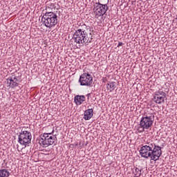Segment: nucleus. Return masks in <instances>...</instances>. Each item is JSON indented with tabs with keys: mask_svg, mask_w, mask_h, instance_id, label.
Masks as SVG:
<instances>
[{
	"mask_svg": "<svg viewBox=\"0 0 177 177\" xmlns=\"http://www.w3.org/2000/svg\"><path fill=\"white\" fill-rule=\"evenodd\" d=\"M92 32L93 31L90 28H88L84 30L79 29L75 31L73 35V40L75 42V46L77 49H80L84 44H88L92 41Z\"/></svg>",
	"mask_w": 177,
	"mask_h": 177,
	"instance_id": "obj_1",
	"label": "nucleus"
},
{
	"mask_svg": "<svg viewBox=\"0 0 177 177\" xmlns=\"http://www.w3.org/2000/svg\"><path fill=\"white\" fill-rule=\"evenodd\" d=\"M48 129H50V131L44 133L41 135V138L39 140V143L41 145L44 147H48V146L52 145L55 143L56 138L52 133H53V127H49Z\"/></svg>",
	"mask_w": 177,
	"mask_h": 177,
	"instance_id": "obj_2",
	"label": "nucleus"
},
{
	"mask_svg": "<svg viewBox=\"0 0 177 177\" xmlns=\"http://www.w3.org/2000/svg\"><path fill=\"white\" fill-rule=\"evenodd\" d=\"M44 26L48 28H52L57 24V15L52 12H46L42 18Z\"/></svg>",
	"mask_w": 177,
	"mask_h": 177,
	"instance_id": "obj_3",
	"label": "nucleus"
},
{
	"mask_svg": "<svg viewBox=\"0 0 177 177\" xmlns=\"http://www.w3.org/2000/svg\"><path fill=\"white\" fill-rule=\"evenodd\" d=\"M107 5L104 2H102V3H96L93 8L95 17H100V16H103V15L107 12Z\"/></svg>",
	"mask_w": 177,
	"mask_h": 177,
	"instance_id": "obj_4",
	"label": "nucleus"
},
{
	"mask_svg": "<svg viewBox=\"0 0 177 177\" xmlns=\"http://www.w3.org/2000/svg\"><path fill=\"white\" fill-rule=\"evenodd\" d=\"M19 142L20 145L26 147L31 142V133L28 131H24L19 136Z\"/></svg>",
	"mask_w": 177,
	"mask_h": 177,
	"instance_id": "obj_5",
	"label": "nucleus"
},
{
	"mask_svg": "<svg viewBox=\"0 0 177 177\" xmlns=\"http://www.w3.org/2000/svg\"><path fill=\"white\" fill-rule=\"evenodd\" d=\"M153 120H151L149 118H145L143 116L140 122V127H138V132H143L145 129H149L151 128L153 125Z\"/></svg>",
	"mask_w": 177,
	"mask_h": 177,
	"instance_id": "obj_6",
	"label": "nucleus"
},
{
	"mask_svg": "<svg viewBox=\"0 0 177 177\" xmlns=\"http://www.w3.org/2000/svg\"><path fill=\"white\" fill-rule=\"evenodd\" d=\"M79 82L83 86H91L93 82V77L89 73H83L80 77Z\"/></svg>",
	"mask_w": 177,
	"mask_h": 177,
	"instance_id": "obj_7",
	"label": "nucleus"
},
{
	"mask_svg": "<svg viewBox=\"0 0 177 177\" xmlns=\"http://www.w3.org/2000/svg\"><path fill=\"white\" fill-rule=\"evenodd\" d=\"M153 144H148L147 145H145L142 147L140 154L144 158H151V150H153Z\"/></svg>",
	"mask_w": 177,
	"mask_h": 177,
	"instance_id": "obj_8",
	"label": "nucleus"
},
{
	"mask_svg": "<svg viewBox=\"0 0 177 177\" xmlns=\"http://www.w3.org/2000/svg\"><path fill=\"white\" fill-rule=\"evenodd\" d=\"M153 148L151 151V160L153 161H157L160 157H161V154H162V151H161V147L156 145V144H153Z\"/></svg>",
	"mask_w": 177,
	"mask_h": 177,
	"instance_id": "obj_9",
	"label": "nucleus"
},
{
	"mask_svg": "<svg viewBox=\"0 0 177 177\" xmlns=\"http://www.w3.org/2000/svg\"><path fill=\"white\" fill-rule=\"evenodd\" d=\"M166 94L163 91H158L154 97V100L156 103L158 104H160V103H164V100H165Z\"/></svg>",
	"mask_w": 177,
	"mask_h": 177,
	"instance_id": "obj_10",
	"label": "nucleus"
},
{
	"mask_svg": "<svg viewBox=\"0 0 177 177\" xmlns=\"http://www.w3.org/2000/svg\"><path fill=\"white\" fill-rule=\"evenodd\" d=\"M17 77L16 76H12L7 79V84L9 88H15L17 86Z\"/></svg>",
	"mask_w": 177,
	"mask_h": 177,
	"instance_id": "obj_11",
	"label": "nucleus"
},
{
	"mask_svg": "<svg viewBox=\"0 0 177 177\" xmlns=\"http://www.w3.org/2000/svg\"><path fill=\"white\" fill-rule=\"evenodd\" d=\"M115 88H117V85L115 82H109L106 84V89L109 92H113Z\"/></svg>",
	"mask_w": 177,
	"mask_h": 177,
	"instance_id": "obj_12",
	"label": "nucleus"
},
{
	"mask_svg": "<svg viewBox=\"0 0 177 177\" xmlns=\"http://www.w3.org/2000/svg\"><path fill=\"white\" fill-rule=\"evenodd\" d=\"M93 117V109H87L84 112V120H91V118Z\"/></svg>",
	"mask_w": 177,
	"mask_h": 177,
	"instance_id": "obj_13",
	"label": "nucleus"
},
{
	"mask_svg": "<svg viewBox=\"0 0 177 177\" xmlns=\"http://www.w3.org/2000/svg\"><path fill=\"white\" fill-rule=\"evenodd\" d=\"M145 118H149L151 120L154 121V111L153 109H149L145 114Z\"/></svg>",
	"mask_w": 177,
	"mask_h": 177,
	"instance_id": "obj_14",
	"label": "nucleus"
},
{
	"mask_svg": "<svg viewBox=\"0 0 177 177\" xmlns=\"http://www.w3.org/2000/svg\"><path fill=\"white\" fill-rule=\"evenodd\" d=\"M83 102H85V96H84V95H76L75 97V103L76 104L80 105Z\"/></svg>",
	"mask_w": 177,
	"mask_h": 177,
	"instance_id": "obj_15",
	"label": "nucleus"
},
{
	"mask_svg": "<svg viewBox=\"0 0 177 177\" xmlns=\"http://www.w3.org/2000/svg\"><path fill=\"white\" fill-rule=\"evenodd\" d=\"M10 172L6 169L0 170V177H9Z\"/></svg>",
	"mask_w": 177,
	"mask_h": 177,
	"instance_id": "obj_16",
	"label": "nucleus"
},
{
	"mask_svg": "<svg viewBox=\"0 0 177 177\" xmlns=\"http://www.w3.org/2000/svg\"><path fill=\"white\" fill-rule=\"evenodd\" d=\"M133 173L134 174V176L136 177L140 176V174H142V171L140 170L139 168L136 167L133 171Z\"/></svg>",
	"mask_w": 177,
	"mask_h": 177,
	"instance_id": "obj_17",
	"label": "nucleus"
},
{
	"mask_svg": "<svg viewBox=\"0 0 177 177\" xmlns=\"http://www.w3.org/2000/svg\"><path fill=\"white\" fill-rule=\"evenodd\" d=\"M122 46V42H119L118 44V47Z\"/></svg>",
	"mask_w": 177,
	"mask_h": 177,
	"instance_id": "obj_18",
	"label": "nucleus"
},
{
	"mask_svg": "<svg viewBox=\"0 0 177 177\" xmlns=\"http://www.w3.org/2000/svg\"><path fill=\"white\" fill-rule=\"evenodd\" d=\"M49 127H52V126H48V127H47V132H50V129H49ZM47 132H46V133H47Z\"/></svg>",
	"mask_w": 177,
	"mask_h": 177,
	"instance_id": "obj_19",
	"label": "nucleus"
}]
</instances>
